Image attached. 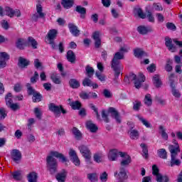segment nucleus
Returning <instances> with one entry per match:
<instances>
[{"instance_id":"69168bd1","label":"nucleus","mask_w":182,"mask_h":182,"mask_svg":"<svg viewBox=\"0 0 182 182\" xmlns=\"http://www.w3.org/2000/svg\"><path fill=\"white\" fill-rule=\"evenodd\" d=\"M80 97H81V99L87 100L89 99V93L86 92H82L80 94Z\"/></svg>"},{"instance_id":"20e7f679","label":"nucleus","mask_w":182,"mask_h":182,"mask_svg":"<svg viewBox=\"0 0 182 182\" xmlns=\"http://www.w3.org/2000/svg\"><path fill=\"white\" fill-rule=\"evenodd\" d=\"M130 80L134 81V84L136 89H140V87H141V84L144 82V80H146V78L143 74H139L138 76L134 74H131L129 77H125L124 78V81L127 85L130 83Z\"/></svg>"},{"instance_id":"f03ea898","label":"nucleus","mask_w":182,"mask_h":182,"mask_svg":"<svg viewBox=\"0 0 182 182\" xmlns=\"http://www.w3.org/2000/svg\"><path fill=\"white\" fill-rule=\"evenodd\" d=\"M173 144L175 145H169L168 150L171 153V167H174V166H180L181 164V161L180 159H177V156L178 153H180V145H178V142L173 139Z\"/></svg>"},{"instance_id":"052dcab7","label":"nucleus","mask_w":182,"mask_h":182,"mask_svg":"<svg viewBox=\"0 0 182 182\" xmlns=\"http://www.w3.org/2000/svg\"><path fill=\"white\" fill-rule=\"evenodd\" d=\"M102 117L105 123H109V117H107V114L105 110L102 111Z\"/></svg>"},{"instance_id":"ddd939ff","label":"nucleus","mask_w":182,"mask_h":182,"mask_svg":"<svg viewBox=\"0 0 182 182\" xmlns=\"http://www.w3.org/2000/svg\"><path fill=\"white\" fill-rule=\"evenodd\" d=\"M79 150L81 154L85 158V160H90L92 159V153L87 146L81 145L79 146Z\"/></svg>"},{"instance_id":"9b49d317","label":"nucleus","mask_w":182,"mask_h":182,"mask_svg":"<svg viewBox=\"0 0 182 182\" xmlns=\"http://www.w3.org/2000/svg\"><path fill=\"white\" fill-rule=\"evenodd\" d=\"M45 16H46V14L43 13L42 5H41V4H38L36 5V13L33 15L32 19H33V21H38L39 18L43 19Z\"/></svg>"},{"instance_id":"7ed1b4c3","label":"nucleus","mask_w":182,"mask_h":182,"mask_svg":"<svg viewBox=\"0 0 182 182\" xmlns=\"http://www.w3.org/2000/svg\"><path fill=\"white\" fill-rule=\"evenodd\" d=\"M124 58V54L121 51L117 52L111 63V68L114 72V76H119L120 72L123 70V65L120 63L122 59Z\"/></svg>"},{"instance_id":"58836bf2","label":"nucleus","mask_w":182,"mask_h":182,"mask_svg":"<svg viewBox=\"0 0 182 182\" xmlns=\"http://www.w3.org/2000/svg\"><path fill=\"white\" fill-rule=\"evenodd\" d=\"M134 55L136 58H141L146 55V53H144V51L141 48H136L134 50Z\"/></svg>"},{"instance_id":"4468645a","label":"nucleus","mask_w":182,"mask_h":182,"mask_svg":"<svg viewBox=\"0 0 182 182\" xmlns=\"http://www.w3.org/2000/svg\"><path fill=\"white\" fill-rule=\"evenodd\" d=\"M56 35H58V31L55 29L50 30L47 34V41L50 45L54 46L53 41L56 39Z\"/></svg>"},{"instance_id":"b1692460","label":"nucleus","mask_w":182,"mask_h":182,"mask_svg":"<svg viewBox=\"0 0 182 182\" xmlns=\"http://www.w3.org/2000/svg\"><path fill=\"white\" fill-rule=\"evenodd\" d=\"M137 31L141 35H146V33H149V32H151L153 29H151V27H146L144 26H140L138 27Z\"/></svg>"},{"instance_id":"473e14b6","label":"nucleus","mask_w":182,"mask_h":182,"mask_svg":"<svg viewBox=\"0 0 182 182\" xmlns=\"http://www.w3.org/2000/svg\"><path fill=\"white\" fill-rule=\"evenodd\" d=\"M152 80L156 87H160L161 86V80H160V76L159 75H154Z\"/></svg>"},{"instance_id":"c9c22d12","label":"nucleus","mask_w":182,"mask_h":182,"mask_svg":"<svg viewBox=\"0 0 182 182\" xmlns=\"http://www.w3.org/2000/svg\"><path fill=\"white\" fill-rule=\"evenodd\" d=\"M73 134L75 136L76 140H80L82 139V132L77 128H73Z\"/></svg>"},{"instance_id":"e2e57ef3","label":"nucleus","mask_w":182,"mask_h":182,"mask_svg":"<svg viewBox=\"0 0 182 182\" xmlns=\"http://www.w3.org/2000/svg\"><path fill=\"white\" fill-rule=\"evenodd\" d=\"M148 72H150L151 73H153L154 72H156V65L155 64H151L147 68Z\"/></svg>"},{"instance_id":"2f4dec72","label":"nucleus","mask_w":182,"mask_h":182,"mask_svg":"<svg viewBox=\"0 0 182 182\" xmlns=\"http://www.w3.org/2000/svg\"><path fill=\"white\" fill-rule=\"evenodd\" d=\"M66 171L63 170L62 173H58L56 176V178L58 182H65V180H66Z\"/></svg>"},{"instance_id":"3c124183","label":"nucleus","mask_w":182,"mask_h":182,"mask_svg":"<svg viewBox=\"0 0 182 182\" xmlns=\"http://www.w3.org/2000/svg\"><path fill=\"white\" fill-rule=\"evenodd\" d=\"M87 178L90 179V181H96L97 180V174L96 173H88Z\"/></svg>"},{"instance_id":"72a5a7b5","label":"nucleus","mask_w":182,"mask_h":182,"mask_svg":"<svg viewBox=\"0 0 182 182\" xmlns=\"http://www.w3.org/2000/svg\"><path fill=\"white\" fill-rule=\"evenodd\" d=\"M158 156L160 159H163L164 160H166L167 159V151L165 149H160L157 151Z\"/></svg>"},{"instance_id":"a18cd8bd","label":"nucleus","mask_w":182,"mask_h":182,"mask_svg":"<svg viewBox=\"0 0 182 182\" xmlns=\"http://www.w3.org/2000/svg\"><path fill=\"white\" fill-rule=\"evenodd\" d=\"M87 76L88 77H92L93 76V73H95V70L93 68L90 67V65H87L85 68Z\"/></svg>"},{"instance_id":"37998d69","label":"nucleus","mask_w":182,"mask_h":182,"mask_svg":"<svg viewBox=\"0 0 182 182\" xmlns=\"http://www.w3.org/2000/svg\"><path fill=\"white\" fill-rule=\"evenodd\" d=\"M173 60H171V59H168L166 60V65L165 67V70H166V72H171L173 70Z\"/></svg>"},{"instance_id":"cd10ccee","label":"nucleus","mask_w":182,"mask_h":182,"mask_svg":"<svg viewBox=\"0 0 182 182\" xmlns=\"http://www.w3.org/2000/svg\"><path fill=\"white\" fill-rule=\"evenodd\" d=\"M14 14L15 11L9 6H6L4 9V15H7L10 18H13Z\"/></svg>"},{"instance_id":"603ef678","label":"nucleus","mask_w":182,"mask_h":182,"mask_svg":"<svg viewBox=\"0 0 182 182\" xmlns=\"http://www.w3.org/2000/svg\"><path fill=\"white\" fill-rule=\"evenodd\" d=\"M119 177L122 180H124V178H127V174H126V171L124 169H120L119 173Z\"/></svg>"},{"instance_id":"423d86ee","label":"nucleus","mask_w":182,"mask_h":182,"mask_svg":"<svg viewBox=\"0 0 182 182\" xmlns=\"http://www.w3.org/2000/svg\"><path fill=\"white\" fill-rule=\"evenodd\" d=\"M152 174L156 176L157 182H168L169 181L168 176H163L159 173V168L156 165L152 166Z\"/></svg>"},{"instance_id":"6ab92c4d","label":"nucleus","mask_w":182,"mask_h":182,"mask_svg":"<svg viewBox=\"0 0 182 182\" xmlns=\"http://www.w3.org/2000/svg\"><path fill=\"white\" fill-rule=\"evenodd\" d=\"M6 60H9V55L6 52L0 53V68L6 66Z\"/></svg>"},{"instance_id":"39448f33","label":"nucleus","mask_w":182,"mask_h":182,"mask_svg":"<svg viewBox=\"0 0 182 182\" xmlns=\"http://www.w3.org/2000/svg\"><path fill=\"white\" fill-rule=\"evenodd\" d=\"M48 107L49 110L54 113L55 117H59L60 116V113H63V114H66L67 113V112L65 109H63V107L62 105H56L53 103H51L49 105Z\"/></svg>"},{"instance_id":"a878e982","label":"nucleus","mask_w":182,"mask_h":182,"mask_svg":"<svg viewBox=\"0 0 182 182\" xmlns=\"http://www.w3.org/2000/svg\"><path fill=\"white\" fill-rule=\"evenodd\" d=\"M75 1L73 0H62L61 4L65 9H69L73 6Z\"/></svg>"},{"instance_id":"f704fd0d","label":"nucleus","mask_w":182,"mask_h":182,"mask_svg":"<svg viewBox=\"0 0 182 182\" xmlns=\"http://www.w3.org/2000/svg\"><path fill=\"white\" fill-rule=\"evenodd\" d=\"M69 85L73 89H77L80 86V83L76 79L70 80Z\"/></svg>"},{"instance_id":"864d4df0","label":"nucleus","mask_w":182,"mask_h":182,"mask_svg":"<svg viewBox=\"0 0 182 182\" xmlns=\"http://www.w3.org/2000/svg\"><path fill=\"white\" fill-rule=\"evenodd\" d=\"M51 79L53 83H55V85H60V78H59L58 76L53 75L51 76Z\"/></svg>"},{"instance_id":"f3484780","label":"nucleus","mask_w":182,"mask_h":182,"mask_svg":"<svg viewBox=\"0 0 182 182\" xmlns=\"http://www.w3.org/2000/svg\"><path fill=\"white\" fill-rule=\"evenodd\" d=\"M11 156L12 160L14 161L15 163H19L22 159V154L21 153V151L18 149H13L11 151Z\"/></svg>"},{"instance_id":"6e6d98bb","label":"nucleus","mask_w":182,"mask_h":182,"mask_svg":"<svg viewBox=\"0 0 182 182\" xmlns=\"http://www.w3.org/2000/svg\"><path fill=\"white\" fill-rule=\"evenodd\" d=\"M100 180H101L102 182H107V173L104 172L100 174Z\"/></svg>"},{"instance_id":"5fc2aeb1","label":"nucleus","mask_w":182,"mask_h":182,"mask_svg":"<svg viewBox=\"0 0 182 182\" xmlns=\"http://www.w3.org/2000/svg\"><path fill=\"white\" fill-rule=\"evenodd\" d=\"M90 109H92V110H94V112L97 116V118L100 119V115L99 114V111L97 110V108H96V107L95 105H93V104H90Z\"/></svg>"},{"instance_id":"aec40b11","label":"nucleus","mask_w":182,"mask_h":182,"mask_svg":"<svg viewBox=\"0 0 182 182\" xmlns=\"http://www.w3.org/2000/svg\"><path fill=\"white\" fill-rule=\"evenodd\" d=\"M38 173L31 171L27 174V180L28 182H38Z\"/></svg>"},{"instance_id":"4be33fe9","label":"nucleus","mask_w":182,"mask_h":182,"mask_svg":"<svg viewBox=\"0 0 182 182\" xmlns=\"http://www.w3.org/2000/svg\"><path fill=\"white\" fill-rule=\"evenodd\" d=\"M86 127L92 133H96V132H97V126H96L92 121H87L86 122Z\"/></svg>"},{"instance_id":"c85d7f7f","label":"nucleus","mask_w":182,"mask_h":182,"mask_svg":"<svg viewBox=\"0 0 182 182\" xmlns=\"http://www.w3.org/2000/svg\"><path fill=\"white\" fill-rule=\"evenodd\" d=\"M68 28L70 29V33L73 35V36H79V31L77 30V27H76V26L70 23L68 25Z\"/></svg>"},{"instance_id":"9d476101","label":"nucleus","mask_w":182,"mask_h":182,"mask_svg":"<svg viewBox=\"0 0 182 182\" xmlns=\"http://www.w3.org/2000/svg\"><path fill=\"white\" fill-rule=\"evenodd\" d=\"M27 89L28 95H33V102H34V103L41 102L42 100V95H41V94L36 92L33 88H32L31 85H27Z\"/></svg>"},{"instance_id":"f257e3e1","label":"nucleus","mask_w":182,"mask_h":182,"mask_svg":"<svg viewBox=\"0 0 182 182\" xmlns=\"http://www.w3.org/2000/svg\"><path fill=\"white\" fill-rule=\"evenodd\" d=\"M55 157H56V159H60L62 163H66L68 161V159L63 154L56 151H51L46 158L47 167L51 174H55L58 169V161Z\"/></svg>"},{"instance_id":"c756f323","label":"nucleus","mask_w":182,"mask_h":182,"mask_svg":"<svg viewBox=\"0 0 182 182\" xmlns=\"http://www.w3.org/2000/svg\"><path fill=\"white\" fill-rule=\"evenodd\" d=\"M29 65V60H26V58H23L21 57L18 59V66L19 68H26Z\"/></svg>"},{"instance_id":"dca6fc26","label":"nucleus","mask_w":182,"mask_h":182,"mask_svg":"<svg viewBox=\"0 0 182 182\" xmlns=\"http://www.w3.org/2000/svg\"><path fill=\"white\" fill-rule=\"evenodd\" d=\"M108 113L111 114L112 117L115 119L117 123H122V117H120V114L117 112L114 107H109L108 109Z\"/></svg>"},{"instance_id":"c03bdc74","label":"nucleus","mask_w":182,"mask_h":182,"mask_svg":"<svg viewBox=\"0 0 182 182\" xmlns=\"http://www.w3.org/2000/svg\"><path fill=\"white\" fill-rule=\"evenodd\" d=\"M152 11L161 12V11H163V6L160 3H154L152 6Z\"/></svg>"},{"instance_id":"de8ad7c7","label":"nucleus","mask_w":182,"mask_h":182,"mask_svg":"<svg viewBox=\"0 0 182 182\" xmlns=\"http://www.w3.org/2000/svg\"><path fill=\"white\" fill-rule=\"evenodd\" d=\"M141 147L142 149L143 156L145 159H147L149 154V150L147 149V146L146 144H141Z\"/></svg>"},{"instance_id":"7c9ffc66","label":"nucleus","mask_w":182,"mask_h":182,"mask_svg":"<svg viewBox=\"0 0 182 182\" xmlns=\"http://www.w3.org/2000/svg\"><path fill=\"white\" fill-rule=\"evenodd\" d=\"M67 59L68 62H70L71 63H74L75 60H76V56L75 55V53L72 50H69L67 53Z\"/></svg>"},{"instance_id":"a211bd4d","label":"nucleus","mask_w":182,"mask_h":182,"mask_svg":"<svg viewBox=\"0 0 182 182\" xmlns=\"http://www.w3.org/2000/svg\"><path fill=\"white\" fill-rule=\"evenodd\" d=\"M120 151L117 149H110L108 153V159L110 161H116L119 156H120Z\"/></svg>"},{"instance_id":"393cba45","label":"nucleus","mask_w":182,"mask_h":182,"mask_svg":"<svg viewBox=\"0 0 182 182\" xmlns=\"http://www.w3.org/2000/svg\"><path fill=\"white\" fill-rule=\"evenodd\" d=\"M16 46L18 49H24L26 46V40L23 38H18L16 41Z\"/></svg>"},{"instance_id":"13d9d810","label":"nucleus","mask_w":182,"mask_h":182,"mask_svg":"<svg viewBox=\"0 0 182 182\" xmlns=\"http://www.w3.org/2000/svg\"><path fill=\"white\" fill-rule=\"evenodd\" d=\"M101 36H102V33H100V31H95L92 34V38H93L94 41H97V40L100 39Z\"/></svg>"},{"instance_id":"bf43d9fd","label":"nucleus","mask_w":182,"mask_h":182,"mask_svg":"<svg viewBox=\"0 0 182 182\" xmlns=\"http://www.w3.org/2000/svg\"><path fill=\"white\" fill-rule=\"evenodd\" d=\"M130 48L127 45H124L120 48L119 51H121L124 55V53L129 52Z\"/></svg>"},{"instance_id":"2eb2a0df","label":"nucleus","mask_w":182,"mask_h":182,"mask_svg":"<svg viewBox=\"0 0 182 182\" xmlns=\"http://www.w3.org/2000/svg\"><path fill=\"white\" fill-rule=\"evenodd\" d=\"M119 156L122 158L121 166H129L132 163V158L127 153L122 152Z\"/></svg>"},{"instance_id":"6e6552de","label":"nucleus","mask_w":182,"mask_h":182,"mask_svg":"<svg viewBox=\"0 0 182 182\" xmlns=\"http://www.w3.org/2000/svg\"><path fill=\"white\" fill-rule=\"evenodd\" d=\"M169 83L171 87H172V95L174 96V97H181V93H180V91L178 90H176V85L174 84V82L176 80V76H174V74H170L168 76Z\"/></svg>"},{"instance_id":"774afa93","label":"nucleus","mask_w":182,"mask_h":182,"mask_svg":"<svg viewBox=\"0 0 182 182\" xmlns=\"http://www.w3.org/2000/svg\"><path fill=\"white\" fill-rule=\"evenodd\" d=\"M34 113H35L36 117H37V119H41V109H39V108H35Z\"/></svg>"},{"instance_id":"a19ab883","label":"nucleus","mask_w":182,"mask_h":182,"mask_svg":"<svg viewBox=\"0 0 182 182\" xmlns=\"http://www.w3.org/2000/svg\"><path fill=\"white\" fill-rule=\"evenodd\" d=\"M144 102V104L146 105V106H151V105L153 103V100L151 99V95L149 94L145 95Z\"/></svg>"},{"instance_id":"4d7b16f0","label":"nucleus","mask_w":182,"mask_h":182,"mask_svg":"<svg viewBox=\"0 0 182 182\" xmlns=\"http://www.w3.org/2000/svg\"><path fill=\"white\" fill-rule=\"evenodd\" d=\"M92 80H90V79L89 78H85L83 81H82V85L83 86H88V87H92Z\"/></svg>"},{"instance_id":"bb28decb","label":"nucleus","mask_w":182,"mask_h":182,"mask_svg":"<svg viewBox=\"0 0 182 182\" xmlns=\"http://www.w3.org/2000/svg\"><path fill=\"white\" fill-rule=\"evenodd\" d=\"M136 117L138 120H139L141 123H142L143 125L146 127V129H150V127H151V124H150V122H148L147 119H146L144 117L140 115H137Z\"/></svg>"},{"instance_id":"1a4fd4ad","label":"nucleus","mask_w":182,"mask_h":182,"mask_svg":"<svg viewBox=\"0 0 182 182\" xmlns=\"http://www.w3.org/2000/svg\"><path fill=\"white\" fill-rule=\"evenodd\" d=\"M68 156L70 157V161H72V163L75 164V166H76L77 167H79V166H80V159H79L77 153H76V151H75V149H70L68 151Z\"/></svg>"},{"instance_id":"680f3d73","label":"nucleus","mask_w":182,"mask_h":182,"mask_svg":"<svg viewBox=\"0 0 182 182\" xmlns=\"http://www.w3.org/2000/svg\"><path fill=\"white\" fill-rule=\"evenodd\" d=\"M156 16L158 22H160V23L164 22V16H163V14H161L160 13H157L156 14Z\"/></svg>"},{"instance_id":"8fccbe9b","label":"nucleus","mask_w":182,"mask_h":182,"mask_svg":"<svg viewBox=\"0 0 182 182\" xmlns=\"http://www.w3.org/2000/svg\"><path fill=\"white\" fill-rule=\"evenodd\" d=\"M95 75L101 82H105V80H106V76L102 74V73H99V71H96Z\"/></svg>"},{"instance_id":"4c0bfd02","label":"nucleus","mask_w":182,"mask_h":182,"mask_svg":"<svg viewBox=\"0 0 182 182\" xmlns=\"http://www.w3.org/2000/svg\"><path fill=\"white\" fill-rule=\"evenodd\" d=\"M134 12L135 15H138V16L141 18V19H144V18H146V14H144L143 10L140 8H135Z\"/></svg>"},{"instance_id":"ea45409f","label":"nucleus","mask_w":182,"mask_h":182,"mask_svg":"<svg viewBox=\"0 0 182 182\" xmlns=\"http://www.w3.org/2000/svg\"><path fill=\"white\" fill-rule=\"evenodd\" d=\"M28 45H31L33 49H36V48H38V42H36V41L32 37H28Z\"/></svg>"},{"instance_id":"0eeeda50","label":"nucleus","mask_w":182,"mask_h":182,"mask_svg":"<svg viewBox=\"0 0 182 182\" xmlns=\"http://www.w3.org/2000/svg\"><path fill=\"white\" fill-rule=\"evenodd\" d=\"M129 126L130 130L128 132V134L132 140H137L140 137V133L136 129H134V124L132 122H127Z\"/></svg>"},{"instance_id":"79ce46f5","label":"nucleus","mask_w":182,"mask_h":182,"mask_svg":"<svg viewBox=\"0 0 182 182\" xmlns=\"http://www.w3.org/2000/svg\"><path fill=\"white\" fill-rule=\"evenodd\" d=\"M12 176L13 178L17 181H21V180H22V173L19 171L12 173Z\"/></svg>"},{"instance_id":"09e8293b","label":"nucleus","mask_w":182,"mask_h":182,"mask_svg":"<svg viewBox=\"0 0 182 182\" xmlns=\"http://www.w3.org/2000/svg\"><path fill=\"white\" fill-rule=\"evenodd\" d=\"M102 159L103 154H95L94 155V161H96V163H102Z\"/></svg>"},{"instance_id":"338daca9","label":"nucleus","mask_w":182,"mask_h":182,"mask_svg":"<svg viewBox=\"0 0 182 182\" xmlns=\"http://www.w3.org/2000/svg\"><path fill=\"white\" fill-rule=\"evenodd\" d=\"M111 14H112L113 18H119V11H117L114 9H112L111 10Z\"/></svg>"},{"instance_id":"0e129e2a","label":"nucleus","mask_w":182,"mask_h":182,"mask_svg":"<svg viewBox=\"0 0 182 182\" xmlns=\"http://www.w3.org/2000/svg\"><path fill=\"white\" fill-rule=\"evenodd\" d=\"M146 18L149 22H154V16H153V14L151 12L149 11Z\"/></svg>"},{"instance_id":"49530a36","label":"nucleus","mask_w":182,"mask_h":182,"mask_svg":"<svg viewBox=\"0 0 182 182\" xmlns=\"http://www.w3.org/2000/svg\"><path fill=\"white\" fill-rule=\"evenodd\" d=\"M76 11L78 12V14H81V18H85V14H86V9L85 7H82L81 6H77L76 7Z\"/></svg>"},{"instance_id":"f8f14e48","label":"nucleus","mask_w":182,"mask_h":182,"mask_svg":"<svg viewBox=\"0 0 182 182\" xmlns=\"http://www.w3.org/2000/svg\"><path fill=\"white\" fill-rule=\"evenodd\" d=\"M12 94L11 93H9L6 96V105L8 106V107H10V109H11V110H18L19 109V104L18 103H14L12 101Z\"/></svg>"},{"instance_id":"e433bc0d","label":"nucleus","mask_w":182,"mask_h":182,"mask_svg":"<svg viewBox=\"0 0 182 182\" xmlns=\"http://www.w3.org/2000/svg\"><path fill=\"white\" fill-rule=\"evenodd\" d=\"M69 105L73 110H79L80 107H82V104L79 101L70 102Z\"/></svg>"},{"instance_id":"5701e85b","label":"nucleus","mask_w":182,"mask_h":182,"mask_svg":"<svg viewBox=\"0 0 182 182\" xmlns=\"http://www.w3.org/2000/svg\"><path fill=\"white\" fill-rule=\"evenodd\" d=\"M167 129L164 126L160 125L159 126V133L161 134V136L162 139L165 141L168 140V134H167Z\"/></svg>"},{"instance_id":"412c9836","label":"nucleus","mask_w":182,"mask_h":182,"mask_svg":"<svg viewBox=\"0 0 182 182\" xmlns=\"http://www.w3.org/2000/svg\"><path fill=\"white\" fill-rule=\"evenodd\" d=\"M171 38L168 37L165 38V45L166 48H168V50H170V52H176V46H173Z\"/></svg>"}]
</instances>
